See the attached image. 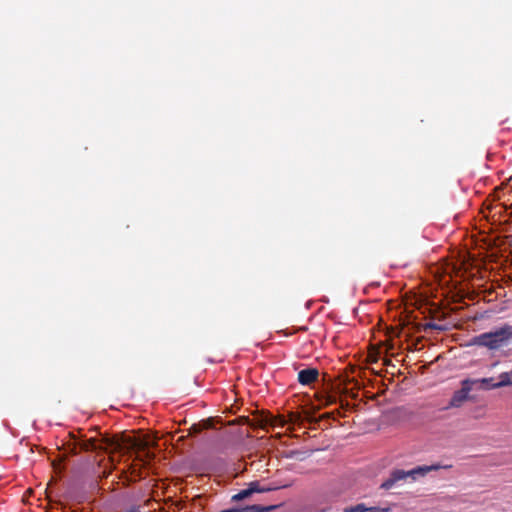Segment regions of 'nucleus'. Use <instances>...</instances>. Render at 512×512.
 Wrapping results in <instances>:
<instances>
[{
	"label": "nucleus",
	"instance_id": "nucleus-1",
	"mask_svg": "<svg viewBox=\"0 0 512 512\" xmlns=\"http://www.w3.org/2000/svg\"><path fill=\"white\" fill-rule=\"evenodd\" d=\"M70 437L72 441L66 444L65 450L72 455L78 454L79 451H120L123 449V444L114 437L103 436L100 439L90 437L83 440L76 438L72 433H70Z\"/></svg>",
	"mask_w": 512,
	"mask_h": 512
},
{
	"label": "nucleus",
	"instance_id": "nucleus-2",
	"mask_svg": "<svg viewBox=\"0 0 512 512\" xmlns=\"http://www.w3.org/2000/svg\"><path fill=\"white\" fill-rule=\"evenodd\" d=\"M480 397V378L465 377L460 382V388L454 391L448 407L460 408L465 403H475Z\"/></svg>",
	"mask_w": 512,
	"mask_h": 512
},
{
	"label": "nucleus",
	"instance_id": "nucleus-3",
	"mask_svg": "<svg viewBox=\"0 0 512 512\" xmlns=\"http://www.w3.org/2000/svg\"><path fill=\"white\" fill-rule=\"evenodd\" d=\"M438 469V465L417 466L409 471L395 469L390 473L389 477L381 484V488L385 490H390L396 486H399L401 482H406L408 480H410V482L416 481L418 478L424 477L429 472Z\"/></svg>",
	"mask_w": 512,
	"mask_h": 512
},
{
	"label": "nucleus",
	"instance_id": "nucleus-4",
	"mask_svg": "<svg viewBox=\"0 0 512 512\" xmlns=\"http://www.w3.org/2000/svg\"><path fill=\"white\" fill-rule=\"evenodd\" d=\"M512 339V324H505L491 333L482 334V346L497 349L506 345Z\"/></svg>",
	"mask_w": 512,
	"mask_h": 512
},
{
	"label": "nucleus",
	"instance_id": "nucleus-5",
	"mask_svg": "<svg viewBox=\"0 0 512 512\" xmlns=\"http://www.w3.org/2000/svg\"><path fill=\"white\" fill-rule=\"evenodd\" d=\"M319 377V371L317 368H306L298 372V382L301 385H310L314 383Z\"/></svg>",
	"mask_w": 512,
	"mask_h": 512
},
{
	"label": "nucleus",
	"instance_id": "nucleus-6",
	"mask_svg": "<svg viewBox=\"0 0 512 512\" xmlns=\"http://www.w3.org/2000/svg\"><path fill=\"white\" fill-rule=\"evenodd\" d=\"M129 448L137 452H145L148 448V442L139 439H130L128 442Z\"/></svg>",
	"mask_w": 512,
	"mask_h": 512
},
{
	"label": "nucleus",
	"instance_id": "nucleus-7",
	"mask_svg": "<svg viewBox=\"0 0 512 512\" xmlns=\"http://www.w3.org/2000/svg\"><path fill=\"white\" fill-rule=\"evenodd\" d=\"M248 488H249V490H251V494H253L255 492H257V493L269 492V491H272L275 489V488H271V487H260L258 481H253V482L249 483Z\"/></svg>",
	"mask_w": 512,
	"mask_h": 512
},
{
	"label": "nucleus",
	"instance_id": "nucleus-8",
	"mask_svg": "<svg viewBox=\"0 0 512 512\" xmlns=\"http://www.w3.org/2000/svg\"><path fill=\"white\" fill-rule=\"evenodd\" d=\"M251 490H249V488H246V489H243L241 491H239L237 494H234L232 497H231V500L233 502H238V501H241L243 499H246L248 498L249 496H251Z\"/></svg>",
	"mask_w": 512,
	"mask_h": 512
},
{
	"label": "nucleus",
	"instance_id": "nucleus-9",
	"mask_svg": "<svg viewBox=\"0 0 512 512\" xmlns=\"http://www.w3.org/2000/svg\"><path fill=\"white\" fill-rule=\"evenodd\" d=\"M493 291L490 288H486L484 284H482V302H491L494 299L492 298Z\"/></svg>",
	"mask_w": 512,
	"mask_h": 512
},
{
	"label": "nucleus",
	"instance_id": "nucleus-10",
	"mask_svg": "<svg viewBox=\"0 0 512 512\" xmlns=\"http://www.w3.org/2000/svg\"><path fill=\"white\" fill-rule=\"evenodd\" d=\"M343 512H368V507L361 503L355 506L345 507Z\"/></svg>",
	"mask_w": 512,
	"mask_h": 512
},
{
	"label": "nucleus",
	"instance_id": "nucleus-11",
	"mask_svg": "<svg viewBox=\"0 0 512 512\" xmlns=\"http://www.w3.org/2000/svg\"><path fill=\"white\" fill-rule=\"evenodd\" d=\"M286 458H290V459H297V460H304L305 457H304V453L298 451V450H292V451H289L286 453L285 455Z\"/></svg>",
	"mask_w": 512,
	"mask_h": 512
},
{
	"label": "nucleus",
	"instance_id": "nucleus-12",
	"mask_svg": "<svg viewBox=\"0 0 512 512\" xmlns=\"http://www.w3.org/2000/svg\"><path fill=\"white\" fill-rule=\"evenodd\" d=\"M504 309H505V307L502 306V305L499 308H496V309H483L482 308V317H484V316L489 317L490 314L502 312Z\"/></svg>",
	"mask_w": 512,
	"mask_h": 512
},
{
	"label": "nucleus",
	"instance_id": "nucleus-13",
	"mask_svg": "<svg viewBox=\"0 0 512 512\" xmlns=\"http://www.w3.org/2000/svg\"><path fill=\"white\" fill-rule=\"evenodd\" d=\"M368 512H390V508L373 506V507H368Z\"/></svg>",
	"mask_w": 512,
	"mask_h": 512
},
{
	"label": "nucleus",
	"instance_id": "nucleus-14",
	"mask_svg": "<svg viewBox=\"0 0 512 512\" xmlns=\"http://www.w3.org/2000/svg\"><path fill=\"white\" fill-rule=\"evenodd\" d=\"M426 328H430V329H437V330H442L443 328L437 324H434V323H427L426 324Z\"/></svg>",
	"mask_w": 512,
	"mask_h": 512
},
{
	"label": "nucleus",
	"instance_id": "nucleus-15",
	"mask_svg": "<svg viewBox=\"0 0 512 512\" xmlns=\"http://www.w3.org/2000/svg\"><path fill=\"white\" fill-rule=\"evenodd\" d=\"M504 384H512V380H509V381H501L500 383H498L496 386H499V385H504Z\"/></svg>",
	"mask_w": 512,
	"mask_h": 512
},
{
	"label": "nucleus",
	"instance_id": "nucleus-16",
	"mask_svg": "<svg viewBox=\"0 0 512 512\" xmlns=\"http://www.w3.org/2000/svg\"><path fill=\"white\" fill-rule=\"evenodd\" d=\"M481 213H482V219H483V218H486L485 211H484V205H483V204H482V210H481Z\"/></svg>",
	"mask_w": 512,
	"mask_h": 512
},
{
	"label": "nucleus",
	"instance_id": "nucleus-17",
	"mask_svg": "<svg viewBox=\"0 0 512 512\" xmlns=\"http://www.w3.org/2000/svg\"><path fill=\"white\" fill-rule=\"evenodd\" d=\"M481 383H482V385H484L487 383V380L482 378Z\"/></svg>",
	"mask_w": 512,
	"mask_h": 512
},
{
	"label": "nucleus",
	"instance_id": "nucleus-18",
	"mask_svg": "<svg viewBox=\"0 0 512 512\" xmlns=\"http://www.w3.org/2000/svg\"><path fill=\"white\" fill-rule=\"evenodd\" d=\"M479 339H480V337H479V336H476V337H474V339H473V340H474V342H476V341H477V340H479Z\"/></svg>",
	"mask_w": 512,
	"mask_h": 512
},
{
	"label": "nucleus",
	"instance_id": "nucleus-19",
	"mask_svg": "<svg viewBox=\"0 0 512 512\" xmlns=\"http://www.w3.org/2000/svg\"><path fill=\"white\" fill-rule=\"evenodd\" d=\"M146 456L150 457V452L149 451L146 452Z\"/></svg>",
	"mask_w": 512,
	"mask_h": 512
},
{
	"label": "nucleus",
	"instance_id": "nucleus-20",
	"mask_svg": "<svg viewBox=\"0 0 512 512\" xmlns=\"http://www.w3.org/2000/svg\"><path fill=\"white\" fill-rule=\"evenodd\" d=\"M481 242H482V245H483V244L485 243V240L482 238V239H481Z\"/></svg>",
	"mask_w": 512,
	"mask_h": 512
},
{
	"label": "nucleus",
	"instance_id": "nucleus-21",
	"mask_svg": "<svg viewBox=\"0 0 512 512\" xmlns=\"http://www.w3.org/2000/svg\"><path fill=\"white\" fill-rule=\"evenodd\" d=\"M483 262H484V260L482 259V263H483ZM481 269H482V270L484 269V266H483V265L481 266Z\"/></svg>",
	"mask_w": 512,
	"mask_h": 512
}]
</instances>
